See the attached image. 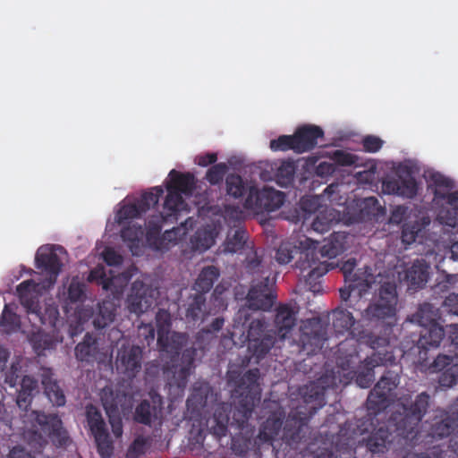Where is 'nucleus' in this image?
I'll return each instance as SVG.
<instances>
[{"label": "nucleus", "instance_id": "41", "mask_svg": "<svg viewBox=\"0 0 458 458\" xmlns=\"http://www.w3.org/2000/svg\"><path fill=\"white\" fill-rule=\"evenodd\" d=\"M296 165L293 161H283L275 174V180L281 187L291 185L294 179Z\"/></svg>", "mask_w": 458, "mask_h": 458}, {"label": "nucleus", "instance_id": "44", "mask_svg": "<svg viewBox=\"0 0 458 458\" xmlns=\"http://www.w3.org/2000/svg\"><path fill=\"white\" fill-rule=\"evenodd\" d=\"M156 407L152 406L148 400L141 401L135 409V420L144 425H150Z\"/></svg>", "mask_w": 458, "mask_h": 458}, {"label": "nucleus", "instance_id": "31", "mask_svg": "<svg viewBox=\"0 0 458 458\" xmlns=\"http://www.w3.org/2000/svg\"><path fill=\"white\" fill-rule=\"evenodd\" d=\"M41 382L44 386L45 394L50 403L54 406H64L66 403L65 395L57 382L52 378L50 369L44 370Z\"/></svg>", "mask_w": 458, "mask_h": 458}, {"label": "nucleus", "instance_id": "59", "mask_svg": "<svg viewBox=\"0 0 458 458\" xmlns=\"http://www.w3.org/2000/svg\"><path fill=\"white\" fill-rule=\"evenodd\" d=\"M38 380L30 376H23L21 381V392H29L33 394L38 393Z\"/></svg>", "mask_w": 458, "mask_h": 458}, {"label": "nucleus", "instance_id": "52", "mask_svg": "<svg viewBox=\"0 0 458 458\" xmlns=\"http://www.w3.org/2000/svg\"><path fill=\"white\" fill-rule=\"evenodd\" d=\"M67 297L72 303L82 301L85 298V284L73 278L69 284Z\"/></svg>", "mask_w": 458, "mask_h": 458}, {"label": "nucleus", "instance_id": "45", "mask_svg": "<svg viewBox=\"0 0 458 458\" xmlns=\"http://www.w3.org/2000/svg\"><path fill=\"white\" fill-rule=\"evenodd\" d=\"M225 184L228 195L238 199L244 194L245 185L240 175L234 174L227 175Z\"/></svg>", "mask_w": 458, "mask_h": 458}, {"label": "nucleus", "instance_id": "24", "mask_svg": "<svg viewBox=\"0 0 458 458\" xmlns=\"http://www.w3.org/2000/svg\"><path fill=\"white\" fill-rule=\"evenodd\" d=\"M383 189L388 194L411 199L418 192L416 180L410 174L405 177L391 178L383 182Z\"/></svg>", "mask_w": 458, "mask_h": 458}, {"label": "nucleus", "instance_id": "27", "mask_svg": "<svg viewBox=\"0 0 458 458\" xmlns=\"http://www.w3.org/2000/svg\"><path fill=\"white\" fill-rule=\"evenodd\" d=\"M430 266L425 259H416L405 270V281L410 289L423 288L429 278Z\"/></svg>", "mask_w": 458, "mask_h": 458}, {"label": "nucleus", "instance_id": "15", "mask_svg": "<svg viewBox=\"0 0 458 458\" xmlns=\"http://www.w3.org/2000/svg\"><path fill=\"white\" fill-rule=\"evenodd\" d=\"M89 429L94 437L97 451L102 458H111L114 454V441L108 432L101 412L90 405L86 411Z\"/></svg>", "mask_w": 458, "mask_h": 458}, {"label": "nucleus", "instance_id": "4", "mask_svg": "<svg viewBox=\"0 0 458 458\" xmlns=\"http://www.w3.org/2000/svg\"><path fill=\"white\" fill-rule=\"evenodd\" d=\"M156 320L157 345L160 352L166 353L170 359V361L164 366V372L167 374L170 385L176 386L178 388H184L194 369L197 349L194 347L186 348L180 358V352L188 342L187 335L170 332V314L164 310H159Z\"/></svg>", "mask_w": 458, "mask_h": 458}, {"label": "nucleus", "instance_id": "20", "mask_svg": "<svg viewBox=\"0 0 458 458\" xmlns=\"http://www.w3.org/2000/svg\"><path fill=\"white\" fill-rule=\"evenodd\" d=\"M275 298L269 276H267L258 283L253 282L246 297V305L253 310H268L273 306Z\"/></svg>", "mask_w": 458, "mask_h": 458}, {"label": "nucleus", "instance_id": "1", "mask_svg": "<svg viewBox=\"0 0 458 458\" xmlns=\"http://www.w3.org/2000/svg\"><path fill=\"white\" fill-rule=\"evenodd\" d=\"M259 377L257 368L242 374L240 368L231 366L226 373L227 384L239 399L231 422V426L238 430L232 437L231 450L236 455L245 456L250 450L259 449L264 445L276 449L284 444L290 449L297 450L301 445L310 444L312 428L310 420L326 404V389L336 386L335 378L332 377L329 382L326 376L307 385L301 389L305 404L291 409L287 415L277 403H269L266 407L270 408V413L255 437V426L250 420L261 398Z\"/></svg>", "mask_w": 458, "mask_h": 458}, {"label": "nucleus", "instance_id": "35", "mask_svg": "<svg viewBox=\"0 0 458 458\" xmlns=\"http://www.w3.org/2000/svg\"><path fill=\"white\" fill-rule=\"evenodd\" d=\"M219 276L220 271L215 266L203 267L195 282L194 289L202 294L209 292Z\"/></svg>", "mask_w": 458, "mask_h": 458}, {"label": "nucleus", "instance_id": "25", "mask_svg": "<svg viewBox=\"0 0 458 458\" xmlns=\"http://www.w3.org/2000/svg\"><path fill=\"white\" fill-rule=\"evenodd\" d=\"M296 140V153L301 154L313 149L318 139L323 138V130L317 125H305L299 128L293 134Z\"/></svg>", "mask_w": 458, "mask_h": 458}, {"label": "nucleus", "instance_id": "3", "mask_svg": "<svg viewBox=\"0 0 458 458\" xmlns=\"http://www.w3.org/2000/svg\"><path fill=\"white\" fill-rule=\"evenodd\" d=\"M398 294L396 285L393 283H385L379 289L375 298L360 310L352 302H346L348 308L360 310V322L363 327L379 329L378 334L365 328V331H356L362 344L373 350L389 348L393 327L396 324ZM356 330H358L356 328Z\"/></svg>", "mask_w": 458, "mask_h": 458}, {"label": "nucleus", "instance_id": "42", "mask_svg": "<svg viewBox=\"0 0 458 458\" xmlns=\"http://www.w3.org/2000/svg\"><path fill=\"white\" fill-rule=\"evenodd\" d=\"M215 242L211 231L203 229L198 230L191 238V243L194 250L205 251L208 250Z\"/></svg>", "mask_w": 458, "mask_h": 458}, {"label": "nucleus", "instance_id": "33", "mask_svg": "<svg viewBox=\"0 0 458 458\" xmlns=\"http://www.w3.org/2000/svg\"><path fill=\"white\" fill-rule=\"evenodd\" d=\"M429 224L428 218H416L414 221H407L402 226L401 240L404 245H411Z\"/></svg>", "mask_w": 458, "mask_h": 458}, {"label": "nucleus", "instance_id": "19", "mask_svg": "<svg viewBox=\"0 0 458 458\" xmlns=\"http://www.w3.org/2000/svg\"><path fill=\"white\" fill-rule=\"evenodd\" d=\"M143 349L138 345L123 344L117 352L115 365L120 374L133 379L141 371Z\"/></svg>", "mask_w": 458, "mask_h": 458}, {"label": "nucleus", "instance_id": "46", "mask_svg": "<svg viewBox=\"0 0 458 458\" xmlns=\"http://www.w3.org/2000/svg\"><path fill=\"white\" fill-rule=\"evenodd\" d=\"M247 240V233L242 229H237L232 237H228L225 243V250L235 253L243 249Z\"/></svg>", "mask_w": 458, "mask_h": 458}, {"label": "nucleus", "instance_id": "53", "mask_svg": "<svg viewBox=\"0 0 458 458\" xmlns=\"http://www.w3.org/2000/svg\"><path fill=\"white\" fill-rule=\"evenodd\" d=\"M226 171L227 165L225 163L215 164L208 170L206 179L210 184L216 185L223 181Z\"/></svg>", "mask_w": 458, "mask_h": 458}, {"label": "nucleus", "instance_id": "23", "mask_svg": "<svg viewBox=\"0 0 458 458\" xmlns=\"http://www.w3.org/2000/svg\"><path fill=\"white\" fill-rule=\"evenodd\" d=\"M297 311L291 304L281 303L275 310L274 326L276 336L284 340L296 326Z\"/></svg>", "mask_w": 458, "mask_h": 458}, {"label": "nucleus", "instance_id": "34", "mask_svg": "<svg viewBox=\"0 0 458 458\" xmlns=\"http://www.w3.org/2000/svg\"><path fill=\"white\" fill-rule=\"evenodd\" d=\"M311 242L313 241L307 238L304 242H300L301 246L299 248L289 242H282L276 250V260L281 265L288 264L292 261L295 254H300L305 248L312 246Z\"/></svg>", "mask_w": 458, "mask_h": 458}, {"label": "nucleus", "instance_id": "48", "mask_svg": "<svg viewBox=\"0 0 458 458\" xmlns=\"http://www.w3.org/2000/svg\"><path fill=\"white\" fill-rule=\"evenodd\" d=\"M269 147L273 151L292 149L296 152V140L293 135H281L277 139L270 140Z\"/></svg>", "mask_w": 458, "mask_h": 458}, {"label": "nucleus", "instance_id": "64", "mask_svg": "<svg viewBox=\"0 0 458 458\" xmlns=\"http://www.w3.org/2000/svg\"><path fill=\"white\" fill-rule=\"evenodd\" d=\"M318 199L313 197H302L301 199V207L305 212L313 213L318 208Z\"/></svg>", "mask_w": 458, "mask_h": 458}, {"label": "nucleus", "instance_id": "32", "mask_svg": "<svg viewBox=\"0 0 458 458\" xmlns=\"http://www.w3.org/2000/svg\"><path fill=\"white\" fill-rule=\"evenodd\" d=\"M116 316V306L111 301L98 303L97 311L92 314V323L96 329H102L113 323Z\"/></svg>", "mask_w": 458, "mask_h": 458}, {"label": "nucleus", "instance_id": "57", "mask_svg": "<svg viewBox=\"0 0 458 458\" xmlns=\"http://www.w3.org/2000/svg\"><path fill=\"white\" fill-rule=\"evenodd\" d=\"M442 307L447 313L458 316V293H451L445 297Z\"/></svg>", "mask_w": 458, "mask_h": 458}, {"label": "nucleus", "instance_id": "62", "mask_svg": "<svg viewBox=\"0 0 458 458\" xmlns=\"http://www.w3.org/2000/svg\"><path fill=\"white\" fill-rule=\"evenodd\" d=\"M448 339L454 347V355L458 357V325L452 324L447 326Z\"/></svg>", "mask_w": 458, "mask_h": 458}, {"label": "nucleus", "instance_id": "17", "mask_svg": "<svg viewBox=\"0 0 458 458\" xmlns=\"http://www.w3.org/2000/svg\"><path fill=\"white\" fill-rule=\"evenodd\" d=\"M326 340V331L320 320L318 318L307 319L300 327L297 341L299 352L306 355H313L323 348Z\"/></svg>", "mask_w": 458, "mask_h": 458}, {"label": "nucleus", "instance_id": "36", "mask_svg": "<svg viewBox=\"0 0 458 458\" xmlns=\"http://www.w3.org/2000/svg\"><path fill=\"white\" fill-rule=\"evenodd\" d=\"M440 318L439 309L435 305L424 302L420 304L418 310L412 316V321L417 322L421 327L438 324L437 319Z\"/></svg>", "mask_w": 458, "mask_h": 458}, {"label": "nucleus", "instance_id": "12", "mask_svg": "<svg viewBox=\"0 0 458 458\" xmlns=\"http://www.w3.org/2000/svg\"><path fill=\"white\" fill-rule=\"evenodd\" d=\"M356 259H349L343 262L341 271L344 277L345 287L340 289V297L345 302H352V298H360L367 293L373 283L372 275L367 271L355 270Z\"/></svg>", "mask_w": 458, "mask_h": 458}, {"label": "nucleus", "instance_id": "49", "mask_svg": "<svg viewBox=\"0 0 458 458\" xmlns=\"http://www.w3.org/2000/svg\"><path fill=\"white\" fill-rule=\"evenodd\" d=\"M1 326L6 333L16 331L20 327V318L11 311L7 305L4 306L1 316Z\"/></svg>", "mask_w": 458, "mask_h": 458}, {"label": "nucleus", "instance_id": "28", "mask_svg": "<svg viewBox=\"0 0 458 458\" xmlns=\"http://www.w3.org/2000/svg\"><path fill=\"white\" fill-rule=\"evenodd\" d=\"M442 201L437 219L440 224L455 228L458 216V190L450 192Z\"/></svg>", "mask_w": 458, "mask_h": 458}, {"label": "nucleus", "instance_id": "6", "mask_svg": "<svg viewBox=\"0 0 458 458\" xmlns=\"http://www.w3.org/2000/svg\"><path fill=\"white\" fill-rule=\"evenodd\" d=\"M25 423L23 437L35 451H41L48 444L47 437L58 448H66L72 443L57 414L32 411Z\"/></svg>", "mask_w": 458, "mask_h": 458}, {"label": "nucleus", "instance_id": "47", "mask_svg": "<svg viewBox=\"0 0 458 458\" xmlns=\"http://www.w3.org/2000/svg\"><path fill=\"white\" fill-rule=\"evenodd\" d=\"M148 445V438L143 436H138L129 445L125 458H140L143 456L147 453Z\"/></svg>", "mask_w": 458, "mask_h": 458}, {"label": "nucleus", "instance_id": "37", "mask_svg": "<svg viewBox=\"0 0 458 458\" xmlns=\"http://www.w3.org/2000/svg\"><path fill=\"white\" fill-rule=\"evenodd\" d=\"M430 183L435 188L433 193L437 201L446 198V195L455 187L454 180L437 172L431 174Z\"/></svg>", "mask_w": 458, "mask_h": 458}, {"label": "nucleus", "instance_id": "11", "mask_svg": "<svg viewBox=\"0 0 458 458\" xmlns=\"http://www.w3.org/2000/svg\"><path fill=\"white\" fill-rule=\"evenodd\" d=\"M170 181L166 184L167 195L165 199L163 208L182 212L186 209L182 193L191 195L195 188L194 175L190 173H180L173 169L169 173Z\"/></svg>", "mask_w": 458, "mask_h": 458}, {"label": "nucleus", "instance_id": "16", "mask_svg": "<svg viewBox=\"0 0 458 458\" xmlns=\"http://www.w3.org/2000/svg\"><path fill=\"white\" fill-rule=\"evenodd\" d=\"M65 253L64 248L60 245H46L38 248L35 257V265L47 276L48 286L54 285L56 282L64 265L60 255Z\"/></svg>", "mask_w": 458, "mask_h": 458}, {"label": "nucleus", "instance_id": "60", "mask_svg": "<svg viewBox=\"0 0 458 458\" xmlns=\"http://www.w3.org/2000/svg\"><path fill=\"white\" fill-rule=\"evenodd\" d=\"M408 208L404 206H396L391 212L390 222L393 224H401L407 216Z\"/></svg>", "mask_w": 458, "mask_h": 458}, {"label": "nucleus", "instance_id": "22", "mask_svg": "<svg viewBox=\"0 0 458 458\" xmlns=\"http://www.w3.org/2000/svg\"><path fill=\"white\" fill-rule=\"evenodd\" d=\"M148 293L149 288L142 281L133 282L126 300L128 310L139 316L151 308L154 300Z\"/></svg>", "mask_w": 458, "mask_h": 458}, {"label": "nucleus", "instance_id": "43", "mask_svg": "<svg viewBox=\"0 0 458 458\" xmlns=\"http://www.w3.org/2000/svg\"><path fill=\"white\" fill-rule=\"evenodd\" d=\"M328 157L337 165L352 166L358 165L360 157L352 153L343 149H336L328 154Z\"/></svg>", "mask_w": 458, "mask_h": 458}, {"label": "nucleus", "instance_id": "63", "mask_svg": "<svg viewBox=\"0 0 458 458\" xmlns=\"http://www.w3.org/2000/svg\"><path fill=\"white\" fill-rule=\"evenodd\" d=\"M34 394L29 392L19 391L16 403L20 409L27 410L30 405Z\"/></svg>", "mask_w": 458, "mask_h": 458}, {"label": "nucleus", "instance_id": "7", "mask_svg": "<svg viewBox=\"0 0 458 458\" xmlns=\"http://www.w3.org/2000/svg\"><path fill=\"white\" fill-rule=\"evenodd\" d=\"M375 352L363 361L360 362L357 370H353L354 365L358 361V350L356 344H352V348L344 357L339 356L337 364L344 371H349L352 377H355L357 385L361 388H369L375 379L374 369L378 366L393 364L395 357L392 350L385 348L384 352L380 349Z\"/></svg>", "mask_w": 458, "mask_h": 458}, {"label": "nucleus", "instance_id": "55", "mask_svg": "<svg viewBox=\"0 0 458 458\" xmlns=\"http://www.w3.org/2000/svg\"><path fill=\"white\" fill-rule=\"evenodd\" d=\"M384 145V140L376 135H366L361 140L362 149L368 153L379 151Z\"/></svg>", "mask_w": 458, "mask_h": 458}, {"label": "nucleus", "instance_id": "50", "mask_svg": "<svg viewBox=\"0 0 458 458\" xmlns=\"http://www.w3.org/2000/svg\"><path fill=\"white\" fill-rule=\"evenodd\" d=\"M438 383L444 387H452L458 383V364H453L440 372Z\"/></svg>", "mask_w": 458, "mask_h": 458}, {"label": "nucleus", "instance_id": "2", "mask_svg": "<svg viewBox=\"0 0 458 458\" xmlns=\"http://www.w3.org/2000/svg\"><path fill=\"white\" fill-rule=\"evenodd\" d=\"M455 401L451 405V413L439 411L428 424L426 434L419 430V426L426 415L430 403V395L422 392L411 400V394H403L398 399V410L394 411L387 425L374 428L367 437L359 441L357 448L365 447L372 454L385 453L392 442L399 437L405 444L411 445L423 442L422 437L430 438L427 442L448 437L450 440L458 432V411L455 410Z\"/></svg>", "mask_w": 458, "mask_h": 458}, {"label": "nucleus", "instance_id": "29", "mask_svg": "<svg viewBox=\"0 0 458 458\" xmlns=\"http://www.w3.org/2000/svg\"><path fill=\"white\" fill-rule=\"evenodd\" d=\"M445 335V330L439 324L421 327L418 340V347L425 351L437 348Z\"/></svg>", "mask_w": 458, "mask_h": 458}, {"label": "nucleus", "instance_id": "51", "mask_svg": "<svg viewBox=\"0 0 458 458\" xmlns=\"http://www.w3.org/2000/svg\"><path fill=\"white\" fill-rule=\"evenodd\" d=\"M106 412L109 417V423L111 425L114 436L115 438L121 437L123 429L122 419L117 411V403H112L110 405V411L106 408Z\"/></svg>", "mask_w": 458, "mask_h": 458}, {"label": "nucleus", "instance_id": "21", "mask_svg": "<svg viewBox=\"0 0 458 458\" xmlns=\"http://www.w3.org/2000/svg\"><path fill=\"white\" fill-rule=\"evenodd\" d=\"M332 326L336 335L348 334L352 335L351 342L356 339V342L362 344V339L355 334L357 331H365L360 318L356 320L352 312L346 309L337 308L332 312Z\"/></svg>", "mask_w": 458, "mask_h": 458}, {"label": "nucleus", "instance_id": "54", "mask_svg": "<svg viewBox=\"0 0 458 458\" xmlns=\"http://www.w3.org/2000/svg\"><path fill=\"white\" fill-rule=\"evenodd\" d=\"M22 376V367L20 360L13 361L9 370L5 373L4 382L11 387L17 386Z\"/></svg>", "mask_w": 458, "mask_h": 458}, {"label": "nucleus", "instance_id": "38", "mask_svg": "<svg viewBox=\"0 0 458 458\" xmlns=\"http://www.w3.org/2000/svg\"><path fill=\"white\" fill-rule=\"evenodd\" d=\"M212 393V387L208 382H196L193 385L191 395L187 399V405L204 408Z\"/></svg>", "mask_w": 458, "mask_h": 458}, {"label": "nucleus", "instance_id": "40", "mask_svg": "<svg viewBox=\"0 0 458 458\" xmlns=\"http://www.w3.org/2000/svg\"><path fill=\"white\" fill-rule=\"evenodd\" d=\"M206 297L202 293H196L190 298L186 309V318L189 322H197L203 318L205 315Z\"/></svg>", "mask_w": 458, "mask_h": 458}, {"label": "nucleus", "instance_id": "18", "mask_svg": "<svg viewBox=\"0 0 458 458\" xmlns=\"http://www.w3.org/2000/svg\"><path fill=\"white\" fill-rule=\"evenodd\" d=\"M163 193V188L161 186H156L151 188L148 191L144 192L135 202L123 206L116 214L118 224H123L129 219L140 217L150 208L157 205Z\"/></svg>", "mask_w": 458, "mask_h": 458}, {"label": "nucleus", "instance_id": "39", "mask_svg": "<svg viewBox=\"0 0 458 458\" xmlns=\"http://www.w3.org/2000/svg\"><path fill=\"white\" fill-rule=\"evenodd\" d=\"M143 233L144 231L142 226L136 225H130L123 227L121 231V237L123 241L127 242V245L133 255L139 254L138 250L140 249Z\"/></svg>", "mask_w": 458, "mask_h": 458}, {"label": "nucleus", "instance_id": "5", "mask_svg": "<svg viewBox=\"0 0 458 458\" xmlns=\"http://www.w3.org/2000/svg\"><path fill=\"white\" fill-rule=\"evenodd\" d=\"M346 238L344 233L335 232L320 248L318 242H311L312 246L300 252L295 267L301 271L309 291L315 294L322 293L320 278L328 272L330 264L320 258L334 259L342 254L346 250Z\"/></svg>", "mask_w": 458, "mask_h": 458}, {"label": "nucleus", "instance_id": "13", "mask_svg": "<svg viewBox=\"0 0 458 458\" xmlns=\"http://www.w3.org/2000/svg\"><path fill=\"white\" fill-rule=\"evenodd\" d=\"M400 383L399 373L391 369L385 371L367 398V409L377 414L393 402V392Z\"/></svg>", "mask_w": 458, "mask_h": 458}, {"label": "nucleus", "instance_id": "14", "mask_svg": "<svg viewBox=\"0 0 458 458\" xmlns=\"http://www.w3.org/2000/svg\"><path fill=\"white\" fill-rule=\"evenodd\" d=\"M284 201L285 195L279 191L268 187L259 190L257 187L251 186L243 206L256 214H262L279 209Z\"/></svg>", "mask_w": 458, "mask_h": 458}, {"label": "nucleus", "instance_id": "30", "mask_svg": "<svg viewBox=\"0 0 458 458\" xmlns=\"http://www.w3.org/2000/svg\"><path fill=\"white\" fill-rule=\"evenodd\" d=\"M99 354L98 343L96 337L87 333L83 340L75 347V357L80 361L93 362Z\"/></svg>", "mask_w": 458, "mask_h": 458}, {"label": "nucleus", "instance_id": "61", "mask_svg": "<svg viewBox=\"0 0 458 458\" xmlns=\"http://www.w3.org/2000/svg\"><path fill=\"white\" fill-rule=\"evenodd\" d=\"M311 227L314 231L323 233L329 231L330 221L327 220L324 216L318 215L313 220Z\"/></svg>", "mask_w": 458, "mask_h": 458}, {"label": "nucleus", "instance_id": "26", "mask_svg": "<svg viewBox=\"0 0 458 458\" xmlns=\"http://www.w3.org/2000/svg\"><path fill=\"white\" fill-rule=\"evenodd\" d=\"M229 420L230 417L227 408L219 406L215 410L213 416L207 420V430L208 434H210L220 445H223L221 443L222 437L227 435Z\"/></svg>", "mask_w": 458, "mask_h": 458}, {"label": "nucleus", "instance_id": "58", "mask_svg": "<svg viewBox=\"0 0 458 458\" xmlns=\"http://www.w3.org/2000/svg\"><path fill=\"white\" fill-rule=\"evenodd\" d=\"M102 255L104 261L108 266H118L123 263V257L112 248H106Z\"/></svg>", "mask_w": 458, "mask_h": 458}, {"label": "nucleus", "instance_id": "8", "mask_svg": "<svg viewBox=\"0 0 458 458\" xmlns=\"http://www.w3.org/2000/svg\"><path fill=\"white\" fill-rule=\"evenodd\" d=\"M237 320L243 319V324L250 321L247 327L248 350L259 362L274 347L276 342L275 330L268 329L264 316L250 319L246 309L240 310Z\"/></svg>", "mask_w": 458, "mask_h": 458}, {"label": "nucleus", "instance_id": "56", "mask_svg": "<svg viewBox=\"0 0 458 458\" xmlns=\"http://www.w3.org/2000/svg\"><path fill=\"white\" fill-rule=\"evenodd\" d=\"M454 364V358L450 355L439 354L429 366L430 372H442L449 366Z\"/></svg>", "mask_w": 458, "mask_h": 458}, {"label": "nucleus", "instance_id": "10", "mask_svg": "<svg viewBox=\"0 0 458 458\" xmlns=\"http://www.w3.org/2000/svg\"><path fill=\"white\" fill-rule=\"evenodd\" d=\"M180 213L163 208L162 212L153 215L148 219L145 223L146 242L151 249L165 250L169 249L171 243L176 242L177 230L175 228L165 230L162 234L161 230L164 223H176Z\"/></svg>", "mask_w": 458, "mask_h": 458}, {"label": "nucleus", "instance_id": "9", "mask_svg": "<svg viewBox=\"0 0 458 458\" xmlns=\"http://www.w3.org/2000/svg\"><path fill=\"white\" fill-rule=\"evenodd\" d=\"M38 284L29 279L21 283L17 288V293L21 305L26 309L30 321L48 327H55L59 318V311L55 304H46L44 311L39 305L38 294Z\"/></svg>", "mask_w": 458, "mask_h": 458}]
</instances>
